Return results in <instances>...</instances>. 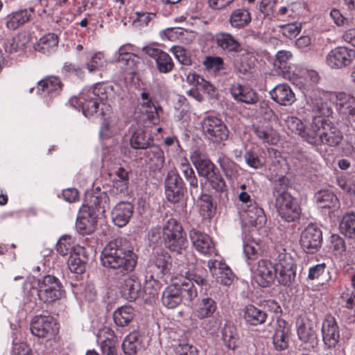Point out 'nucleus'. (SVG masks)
<instances>
[{"mask_svg": "<svg viewBox=\"0 0 355 355\" xmlns=\"http://www.w3.org/2000/svg\"><path fill=\"white\" fill-rule=\"evenodd\" d=\"M102 265L122 275L132 271L137 261L130 242L125 238H117L110 241L101 254Z\"/></svg>", "mask_w": 355, "mask_h": 355, "instance_id": "obj_1", "label": "nucleus"}, {"mask_svg": "<svg viewBox=\"0 0 355 355\" xmlns=\"http://www.w3.org/2000/svg\"><path fill=\"white\" fill-rule=\"evenodd\" d=\"M313 132L309 143L313 146L327 145L336 146L343 139V133L332 122L321 117H314Z\"/></svg>", "mask_w": 355, "mask_h": 355, "instance_id": "obj_2", "label": "nucleus"}, {"mask_svg": "<svg viewBox=\"0 0 355 355\" xmlns=\"http://www.w3.org/2000/svg\"><path fill=\"white\" fill-rule=\"evenodd\" d=\"M163 244L172 252L182 254L188 247L186 232L175 218H170L162 227Z\"/></svg>", "mask_w": 355, "mask_h": 355, "instance_id": "obj_3", "label": "nucleus"}, {"mask_svg": "<svg viewBox=\"0 0 355 355\" xmlns=\"http://www.w3.org/2000/svg\"><path fill=\"white\" fill-rule=\"evenodd\" d=\"M31 295H36L44 303H50L59 300L63 293L59 279L53 275H46L31 283Z\"/></svg>", "mask_w": 355, "mask_h": 355, "instance_id": "obj_4", "label": "nucleus"}, {"mask_svg": "<svg viewBox=\"0 0 355 355\" xmlns=\"http://www.w3.org/2000/svg\"><path fill=\"white\" fill-rule=\"evenodd\" d=\"M198 295L196 288L184 282H177L167 286L162 293V302L168 309L177 307L183 299L192 301Z\"/></svg>", "mask_w": 355, "mask_h": 355, "instance_id": "obj_5", "label": "nucleus"}, {"mask_svg": "<svg viewBox=\"0 0 355 355\" xmlns=\"http://www.w3.org/2000/svg\"><path fill=\"white\" fill-rule=\"evenodd\" d=\"M276 277L279 283L289 286L296 276V266L292 257L284 249L277 251L274 257Z\"/></svg>", "mask_w": 355, "mask_h": 355, "instance_id": "obj_6", "label": "nucleus"}, {"mask_svg": "<svg viewBox=\"0 0 355 355\" xmlns=\"http://www.w3.org/2000/svg\"><path fill=\"white\" fill-rule=\"evenodd\" d=\"M202 133L206 139L214 144H220L229 137V130L220 118L207 115L201 121Z\"/></svg>", "mask_w": 355, "mask_h": 355, "instance_id": "obj_7", "label": "nucleus"}, {"mask_svg": "<svg viewBox=\"0 0 355 355\" xmlns=\"http://www.w3.org/2000/svg\"><path fill=\"white\" fill-rule=\"evenodd\" d=\"M107 98L105 87L101 84H96L92 87L83 90L82 112L88 117L96 113L100 103L105 105V101Z\"/></svg>", "mask_w": 355, "mask_h": 355, "instance_id": "obj_8", "label": "nucleus"}, {"mask_svg": "<svg viewBox=\"0 0 355 355\" xmlns=\"http://www.w3.org/2000/svg\"><path fill=\"white\" fill-rule=\"evenodd\" d=\"M297 333L306 350H314L318 339L315 324L307 318L301 317L297 320Z\"/></svg>", "mask_w": 355, "mask_h": 355, "instance_id": "obj_9", "label": "nucleus"}, {"mask_svg": "<svg viewBox=\"0 0 355 355\" xmlns=\"http://www.w3.org/2000/svg\"><path fill=\"white\" fill-rule=\"evenodd\" d=\"M33 335L42 338H51L58 331V327L54 318L51 315H35L31 322Z\"/></svg>", "mask_w": 355, "mask_h": 355, "instance_id": "obj_10", "label": "nucleus"}, {"mask_svg": "<svg viewBox=\"0 0 355 355\" xmlns=\"http://www.w3.org/2000/svg\"><path fill=\"white\" fill-rule=\"evenodd\" d=\"M254 281L261 287L270 286L276 278V265L267 259H261L252 268Z\"/></svg>", "mask_w": 355, "mask_h": 355, "instance_id": "obj_11", "label": "nucleus"}, {"mask_svg": "<svg viewBox=\"0 0 355 355\" xmlns=\"http://www.w3.org/2000/svg\"><path fill=\"white\" fill-rule=\"evenodd\" d=\"M300 245L307 254L318 252L322 245V233L315 225H309L301 233Z\"/></svg>", "mask_w": 355, "mask_h": 355, "instance_id": "obj_12", "label": "nucleus"}, {"mask_svg": "<svg viewBox=\"0 0 355 355\" xmlns=\"http://www.w3.org/2000/svg\"><path fill=\"white\" fill-rule=\"evenodd\" d=\"M275 206L279 216L287 222L295 221L300 218L301 209L291 194L279 196L275 200Z\"/></svg>", "mask_w": 355, "mask_h": 355, "instance_id": "obj_13", "label": "nucleus"}, {"mask_svg": "<svg viewBox=\"0 0 355 355\" xmlns=\"http://www.w3.org/2000/svg\"><path fill=\"white\" fill-rule=\"evenodd\" d=\"M165 194L168 201L172 203L178 202L184 193V183L175 171H170L164 181Z\"/></svg>", "mask_w": 355, "mask_h": 355, "instance_id": "obj_14", "label": "nucleus"}, {"mask_svg": "<svg viewBox=\"0 0 355 355\" xmlns=\"http://www.w3.org/2000/svg\"><path fill=\"white\" fill-rule=\"evenodd\" d=\"M355 59V51L346 46H338L326 56L327 64L332 69H341L351 64Z\"/></svg>", "mask_w": 355, "mask_h": 355, "instance_id": "obj_15", "label": "nucleus"}, {"mask_svg": "<svg viewBox=\"0 0 355 355\" xmlns=\"http://www.w3.org/2000/svg\"><path fill=\"white\" fill-rule=\"evenodd\" d=\"M171 265V257L167 252L161 249L153 254L146 272L154 274L157 278H160L170 272Z\"/></svg>", "mask_w": 355, "mask_h": 355, "instance_id": "obj_16", "label": "nucleus"}, {"mask_svg": "<svg viewBox=\"0 0 355 355\" xmlns=\"http://www.w3.org/2000/svg\"><path fill=\"white\" fill-rule=\"evenodd\" d=\"M291 334V326L282 318L277 320L272 336V343L276 351L281 352L288 348Z\"/></svg>", "mask_w": 355, "mask_h": 355, "instance_id": "obj_17", "label": "nucleus"}, {"mask_svg": "<svg viewBox=\"0 0 355 355\" xmlns=\"http://www.w3.org/2000/svg\"><path fill=\"white\" fill-rule=\"evenodd\" d=\"M322 336L324 344L329 348L335 347L340 340L339 328L334 317L325 316L322 324Z\"/></svg>", "mask_w": 355, "mask_h": 355, "instance_id": "obj_18", "label": "nucleus"}, {"mask_svg": "<svg viewBox=\"0 0 355 355\" xmlns=\"http://www.w3.org/2000/svg\"><path fill=\"white\" fill-rule=\"evenodd\" d=\"M189 238L193 246L200 253L209 256L216 254L214 245L207 234L193 228L189 232Z\"/></svg>", "mask_w": 355, "mask_h": 355, "instance_id": "obj_19", "label": "nucleus"}, {"mask_svg": "<svg viewBox=\"0 0 355 355\" xmlns=\"http://www.w3.org/2000/svg\"><path fill=\"white\" fill-rule=\"evenodd\" d=\"M232 97L238 103L248 105H254L259 102L258 94L252 88L246 85L236 83L230 89Z\"/></svg>", "mask_w": 355, "mask_h": 355, "instance_id": "obj_20", "label": "nucleus"}, {"mask_svg": "<svg viewBox=\"0 0 355 355\" xmlns=\"http://www.w3.org/2000/svg\"><path fill=\"white\" fill-rule=\"evenodd\" d=\"M146 54L155 60L160 73H167L173 70L174 64L171 56L161 49L147 46L144 49Z\"/></svg>", "mask_w": 355, "mask_h": 355, "instance_id": "obj_21", "label": "nucleus"}, {"mask_svg": "<svg viewBox=\"0 0 355 355\" xmlns=\"http://www.w3.org/2000/svg\"><path fill=\"white\" fill-rule=\"evenodd\" d=\"M134 212V205L129 202L121 201L117 203L112 211V219L118 227L125 226Z\"/></svg>", "mask_w": 355, "mask_h": 355, "instance_id": "obj_22", "label": "nucleus"}, {"mask_svg": "<svg viewBox=\"0 0 355 355\" xmlns=\"http://www.w3.org/2000/svg\"><path fill=\"white\" fill-rule=\"evenodd\" d=\"M234 62V68L236 73L248 75L252 73L255 66V57L253 52L241 49Z\"/></svg>", "mask_w": 355, "mask_h": 355, "instance_id": "obj_23", "label": "nucleus"}, {"mask_svg": "<svg viewBox=\"0 0 355 355\" xmlns=\"http://www.w3.org/2000/svg\"><path fill=\"white\" fill-rule=\"evenodd\" d=\"M207 266L218 282L225 286L231 284L234 276L227 266L217 260L211 259L208 261Z\"/></svg>", "mask_w": 355, "mask_h": 355, "instance_id": "obj_24", "label": "nucleus"}, {"mask_svg": "<svg viewBox=\"0 0 355 355\" xmlns=\"http://www.w3.org/2000/svg\"><path fill=\"white\" fill-rule=\"evenodd\" d=\"M243 211L246 225L259 229L266 223V218L263 209L258 204H249Z\"/></svg>", "mask_w": 355, "mask_h": 355, "instance_id": "obj_25", "label": "nucleus"}, {"mask_svg": "<svg viewBox=\"0 0 355 355\" xmlns=\"http://www.w3.org/2000/svg\"><path fill=\"white\" fill-rule=\"evenodd\" d=\"M207 272L206 269H205L201 266H196L194 268H189V270L185 272V277H182V280L180 279V282H186L189 283L190 286H194V283H196L198 286L201 287V289L205 288L206 291L208 286V282L207 279ZM194 288L195 286H193Z\"/></svg>", "mask_w": 355, "mask_h": 355, "instance_id": "obj_26", "label": "nucleus"}, {"mask_svg": "<svg viewBox=\"0 0 355 355\" xmlns=\"http://www.w3.org/2000/svg\"><path fill=\"white\" fill-rule=\"evenodd\" d=\"M271 98L278 104L284 106L291 105L295 101V94L287 84H279L270 92Z\"/></svg>", "mask_w": 355, "mask_h": 355, "instance_id": "obj_27", "label": "nucleus"}, {"mask_svg": "<svg viewBox=\"0 0 355 355\" xmlns=\"http://www.w3.org/2000/svg\"><path fill=\"white\" fill-rule=\"evenodd\" d=\"M216 310V302L211 297H205L196 302L193 315L197 318L202 320L212 317Z\"/></svg>", "mask_w": 355, "mask_h": 355, "instance_id": "obj_28", "label": "nucleus"}, {"mask_svg": "<svg viewBox=\"0 0 355 355\" xmlns=\"http://www.w3.org/2000/svg\"><path fill=\"white\" fill-rule=\"evenodd\" d=\"M157 279L154 274L146 272L142 290V298L144 301L151 302L158 296L161 284Z\"/></svg>", "mask_w": 355, "mask_h": 355, "instance_id": "obj_29", "label": "nucleus"}, {"mask_svg": "<svg viewBox=\"0 0 355 355\" xmlns=\"http://www.w3.org/2000/svg\"><path fill=\"white\" fill-rule=\"evenodd\" d=\"M121 293L123 296L130 302L142 297L141 284L138 278L135 275L126 278L122 286Z\"/></svg>", "mask_w": 355, "mask_h": 355, "instance_id": "obj_30", "label": "nucleus"}, {"mask_svg": "<svg viewBox=\"0 0 355 355\" xmlns=\"http://www.w3.org/2000/svg\"><path fill=\"white\" fill-rule=\"evenodd\" d=\"M96 223L94 214L88 212L85 207L80 209V216L76 222V227L83 234H89L94 231Z\"/></svg>", "mask_w": 355, "mask_h": 355, "instance_id": "obj_31", "label": "nucleus"}, {"mask_svg": "<svg viewBox=\"0 0 355 355\" xmlns=\"http://www.w3.org/2000/svg\"><path fill=\"white\" fill-rule=\"evenodd\" d=\"M128 172L124 168L119 167L114 172L111 192L115 195H126L128 193Z\"/></svg>", "mask_w": 355, "mask_h": 355, "instance_id": "obj_32", "label": "nucleus"}, {"mask_svg": "<svg viewBox=\"0 0 355 355\" xmlns=\"http://www.w3.org/2000/svg\"><path fill=\"white\" fill-rule=\"evenodd\" d=\"M286 127L292 132L300 136L304 141L309 143V137L313 132L312 123L311 128L306 129L304 123L297 117L289 116L285 120Z\"/></svg>", "mask_w": 355, "mask_h": 355, "instance_id": "obj_33", "label": "nucleus"}, {"mask_svg": "<svg viewBox=\"0 0 355 355\" xmlns=\"http://www.w3.org/2000/svg\"><path fill=\"white\" fill-rule=\"evenodd\" d=\"M146 152V163L154 171H160L164 165L165 157L163 150L158 146L152 144Z\"/></svg>", "mask_w": 355, "mask_h": 355, "instance_id": "obj_34", "label": "nucleus"}, {"mask_svg": "<svg viewBox=\"0 0 355 355\" xmlns=\"http://www.w3.org/2000/svg\"><path fill=\"white\" fill-rule=\"evenodd\" d=\"M252 21V16L248 9L241 8L234 10L230 15V26L236 29L246 27Z\"/></svg>", "mask_w": 355, "mask_h": 355, "instance_id": "obj_35", "label": "nucleus"}, {"mask_svg": "<svg viewBox=\"0 0 355 355\" xmlns=\"http://www.w3.org/2000/svg\"><path fill=\"white\" fill-rule=\"evenodd\" d=\"M215 40L217 45L227 52H239L241 49L239 42L230 33H218Z\"/></svg>", "mask_w": 355, "mask_h": 355, "instance_id": "obj_36", "label": "nucleus"}, {"mask_svg": "<svg viewBox=\"0 0 355 355\" xmlns=\"http://www.w3.org/2000/svg\"><path fill=\"white\" fill-rule=\"evenodd\" d=\"M293 58V54L289 51L281 50L277 51L275 55L274 65L281 69L284 78L293 81L295 79V74L291 73L287 69L288 62Z\"/></svg>", "mask_w": 355, "mask_h": 355, "instance_id": "obj_37", "label": "nucleus"}, {"mask_svg": "<svg viewBox=\"0 0 355 355\" xmlns=\"http://www.w3.org/2000/svg\"><path fill=\"white\" fill-rule=\"evenodd\" d=\"M315 200L321 208L335 210L339 207V201L336 195L329 190H320L315 194Z\"/></svg>", "mask_w": 355, "mask_h": 355, "instance_id": "obj_38", "label": "nucleus"}, {"mask_svg": "<svg viewBox=\"0 0 355 355\" xmlns=\"http://www.w3.org/2000/svg\"><path fill=\"white\" fill-rule=\"evenodd\" d=\"M38 89H41L42 94L54 96L58 95L62 89V83L59 78L50 76L38 83Z\"/></svg>", "mask_w": 355, "mask_h": 355, "instance_id": "obj_39", "label": "nucleus"}, {"mask_svg": "<svg viewBox=\"0 0 355 355\" xmlns=\"http://www.w3.org/2000/svg\"><path fill=\"white\" fill-rule=\"evenodd\" d=\"M309 106L312 112L315 114L313 119L321 116H328L332 112L329 103L323 97L315 94L311 98Z\"/></svg>", "mask_w": 355, "mask_h": 355, "instance_id": "obj_40", "label": "nucleus"}, {"mask_svg": "<svg viewBox=\"0 0 355 355\" xmlns=\"http://www.w3.org/2000/svg\"><path fill=\"white\" fill-rule=\"evenodd\" d=\"M58 44V37L54 33H48L42 37L35 46V49L44 54L55 51Z\"/></svg>", "mask_w": 355, "mask_h": 355, "instance_id": "obj_41", "label": "nucleus"}, {"mask_svg": "<svg viewBox=\"0 0 355 355\" xmlns=\"http://www.w3.org/2000/svg\"><path fill=\"white\" fill-rule=\"evenodd\" d=\"M153 141L151 136L141 129L135 131L130 140L131 147L137 150L148 149L153 144Z\"/></svg>", "mask_w": 355, "mask_h": 355, "instance_id": "obj_42", "label": "nucleus"}, {"mask_svg": "<svg viewBox=\"0 0 355 355\" xmlns=\"http://www.w3.org/2000/svg\"><path fill=\"white\" fill-rule=\"evenodd\" d=\"M200 190L198 198L197 205L199 207L200 214L203 218H210L213 216L215 212V207L213 205L212 197L209 194H203Z\"/></svg>", "mask_w": 355, "mask_h": 355, "instance_id": "obj_43", "label": "nucleus"}, {"mask_svg": "<svg viewBox=\"0 0 355 355\" xmlns=\"http://www.w3.org/2000/svg\"><path fill=\"white\" fill-rule=\"evenodd\" d=\"M253 132L263 143L275 144L278 137L272 127L269 125H252Z\"/></svg>", "mask_w": 355, "mask_h": 355, "instance_id": "obj_44", "label": "nucleus"}, {"mask_svg": "<svg viewBox=\"0 0 355 355\" xmlns=\"http://www.w3.org/2000/svg\"><path fill=\"white\" fill-rule=\"evenodd\" d=\"M135 311L130 306H123L118 308L113 313L115 324L119 327L128 325L135 318Z\"/></svg>", "mask_w": 355, "mask_h": 355, "instance_id": "obj_45", "label": "nucleus"}, {"mask_svg": "<svg viewBox=\"0 0 355 355\" xmlns=\"http://www.w3.org/2000/svg\"><path fill=\"white\" fill-rule=\"evenodd\" d=\"M267 314L266 312L253 305L246 306L244 311V319L247 323L257 326L265 322Z\"/></svg>", "mask_w": 355, "mask_h": 355, "instance_id": "obj_46", "label": "nucleus"}, {"mask_svg": "<svg viewBox=\"0 0 355 355\" xmlns=\"http://www.w3.org/2000/svg\"><path fill=\"white\" fill-rule=\"evenodd\" d=\"M85 67L89 73L103 69L107 64V61L104 57L103 53L88 52L86 57Z\"/></svg>", "mask_w": 355, "mask_h": 355, "instance_id": "obj_47", "label": "nucleus"}, {"mask_svg": "<svg viewBox=\"0 0 355 355\" xmlns=\"http://www.w3.org/2000/svg\"><path fill=\"white\" fill-rule=\"evenodd\" d=\"M6 27L10 30H15L29 21V13L27 9L12 12L6 17Z\"/></svg>", "mask_w": 355, "mask_h": 355, "instance_id": "obj_48", "label": "nucleus"}, {"mask_svg": "<svg viewBox=\"0 0 355 355\" xmlns=\"http://www.w3.org/2000/svg\"><path fill=\"white\" fill-rule=\"evenodd\" d=\"M141 347V340L137 333H131L123 341L122 349L125 355H135Z\"/></svg>", "mask_w": 355, "mask_h": 355, "instance_id": "obj_49", "label": "nucleus"}, {"mask_svg": "<svg viewBox=\"0 0 355 355\" xmlns=\"http://www.w3.org/2000/svg\"><path fill=\"white\" fill-rule=\"evenodd\" d=\"M221 334L225 345L229 349L234 350L238 346L239 340L236 328L230 324H225Z\"/></svg>", "mask_w": 355, "mask_h": 355, "instance_id": "obj_50", "label": "nucleus"}, {"mask_svg": "<svg viewBox=\"0 0 355 355\" xmlns=\"http://www.w3.org/2000/svg\"><path fill=\"white\" fill-rule=\"evenodd\" d=\"M339 228L345 236L355 239V214L349 213L344 215L340 222Z\"/></svg>", "mask_w": 355, "mask_h": 355, "instance_id": "obj_51", "label": "nucleus"}, {"mask_svg": "<svg viewBox=\"0 0 355 355\" xmlns=\"http://www.w3.org/2000/svg\"><path fill=\"white\" fill-rule=\"evenodd\" d=\"M141 96L143 111L146 112L150 121L156 123L158 121V107L152 102L148 93L143 92Z\"/></svg>", "mask_w": 355, "mask_h": 355, "instance_id": "obj_52", "label": "nucleus"}, {"mask_svg": "<svg viewBox=\"0 0 355 355\" xmlns=\"http://www.w3.org/2000/svg\"><path fill=\"white\" fill-rule=\"evenodd\" d=\"M217 162L227 178H233L238 173V165L225 155H219Z\"/></svg>", "mask_w": 355, "mask_h": 355, "instance_id": "obj_53", "label": "nucleus"}, {"mask_svg": "<svg viewBox=\"0 0 355 355\" xmlns=\"http://www.w3.org/2000/svg\"><path fill=\"white\" fill-rule=\"evenodd\" d=\"M195 165L198 175L206 180L217 171L215 165L208 159H198L195 162Z\"/></svg>", "mask_w": 355, "mask_h": 355, "instance_id": "obj_54", "label": "nucleus"}, {"mask_svg": "<svg viewBox=\"0 0 355 355\" xmlns=\"http://www.w3.org/2000/svg\"><path fill=\"white\" fill-rule=\"evenodd\" d=\"M156 18L154 12H136L133 19V25L139 28L148 26Z\"/></svg>", "mask_w": 355, "mask_h": 355, "instance_id": "obj_55", "label": "nucleus"}, {"mask_svg": "<svg viewBox=\"0 0 355 355\" xmlns=\"http://www.w3.org/2000/svg\"><path fill=\"white\" fill-rule=\"evenodd\" d=\"M73 248V241L72 237L68 235L62 236L58 241L56 245L57 252L61 256L71 254Z\"/></svg>", "mask_w": 355, "mask_h": 355, "instance_id": "obj_56", "label": "nucleus"}, {"mask_svg": "<svg viewBox=\"0 0 355 355\" xmlns=\"http://www.w3.org/2000/svg\"><path fill=\"white\" fill-rule=\"evenodd\" d=\"M212 189L216 191L223 193L227 190L225 180L219 171H216L207 180Z\"/></svg>", "mask_w": 355, "mask_h": 355, "instance_id": "obj_57", "label": "nucleus"}, {"mask_svg": "<svg viewBox=\"0 0 355 355\" xmlns=\"http://www.w3.org/2000/svg\"><path fill=\"white\" fill-rule=\"evenodd\" d=\"M289 187V180L285 176H280L274 183L273 195L275 200L279 196L290 194L287 192Z\"/></svg>", "mask_w": 355, "mask_h": 355, "instance_id": "obj_58", "label": "nucleus"}, {"mask_svg": "<svg viewBox=\"0 0 355 355\" xmlns=\"http://www.w3.org/2000/svg\"><path fill=\"white\" fill-rule=\"evenodd\" d=\"M183 176L189 184V191L191 196L193 199H195L196 196H198L200 193V189L198 187V178L195 174L193 168H192Z\"/></svg>", "mask_w": 355, "mask_h": 355, "instance_id": "obj_59", "label": "nucleus"}, {"mask_svg": "<svg viewBox=\"0 0 355 355\" xmlns=\"http://www.w3.org/2000/svg\"><path fill=\"white\" fill-rule=\"evenodd\" d=\"M107 200H109V198L105 193H100L98 196L94 195L91 198V205L85 207L88 212L93 213V210L95 209L102 208L105 209Z\"/></svg>", "mask_w": 355, "mask_h": 355, "instance_id": "obj_60", "label": "nucleus"}, {"mask_svg": "<svg viewBox=\"0 0 355 355\" xmlns=\"http://www.w3.org/2000/svg\"><path fill=\"white\" fill-rule=\"evenodd\" d=\"M68 267L71 272L82 274L85 270V263L77 254H70L68 259Z\"/></svg>", "mask_w": 355, "mask_h": 355, "instance_id": "obj_61", "label": "nucleus"}, {"mask_svg": "<svg viewBox=\"0 0 355 355\" xmlns=\"http://www.w3.org/2000/svg\"><path fill=\"white\" fill-rule=\"evenodd\" d=\"M171 51L181 64L185 66L191 64V57L183 47L174 46L171 47Z\"/></svg>", "mask_w": 355, "mask_h": 355, "instance_id": "obj_62", "label": "nucleus"}, {"mask_svg": "<svg viewBox=\"0 0 355 355\" xmlns=\"http://www.w3.org/2000/svg\"><path fill=\"white\" fill-rule=\"evenodd\" d=\"M351 285L353 291L350 294L346 292H343L340 294V299L347 309L355 308V274L352 276Z\"/></svg>", "mask_w": 355, "mask_h": 355, "instance_id": "obj_63", "label": "nucleus"}, {"mask_svg": "<svg viewBox=\"0 0 355 355\" xmlns=\"http://www.w3.org/2000/svg\"><path fill=\"white\" fill-rule=\"evenodd\" d=\"M336 104L340 106V108H345L347 112L350 108H352L355 105V98L344 93L340 92L336 94Z\"/></svg>", "mask_w": 355, "mask_h": 355, "instance_id": "obj_64", "label": "nucleus"}]
</instances>
